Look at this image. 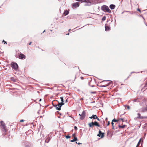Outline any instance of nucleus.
I'll return each mask as SVG.
<instances>
[{"label": "nucleus", "mask_w": 147, "mask_h": 147, "mask_svg": "<svg viewBox=\"0 0 147 147\" xmlns=\"http://www.w3.org/2000/svg\"><path fill=\"white\" fill-rule=\"evenodd\" d=\"M67 114L68 115V116L69 117H71V118H73L72 117H71V116L70 115H69V114H68V113H67Z\"/></svg>", "instance_id": "nucleus-47"}, {"label": "nucleus", "mask_w": 147, "mask_h": 147, "mask_svg": "<svg viewBox=\"0 0 147 147\" xmlns=\"http://www.w3.org/2000/svg\"><path fill=\"white\" fill-rule=\"evenodd\" d=\"M80 3L78 2L73 3L72 5V7L73 8H76L79 6Z\"/></svg>", "instance_id": "nucleus-7"}, {"label": "nucleus", "mask_w": 147, "mask_h": 147, "mask_svg": "<svg viewBox=\"0 0 147 147\" xmlns=\"http://www.w3.org/2000/svg\"><path fill=\"white\" fill-rule=\"evenodd\" d=\"M75 135V133L73 134L72 135V137H74V136Z\"/></svg>", "instance_id": "nucleus-49"}, {"label": "nucleus", "mask_w": 147, "mask_h": 147, "mask_svg": "<svg viewBox=\"0 0 147 147\" xmlns=\"http://www.w3.org/2000/svg\"><path fill=\"white\" fill-rule=\"evenodd\" d=\"M145 87H147V81L146 82L145 85Z\"/></svg>", "instance_id": "nucleus-48"}, {"label": "nucleus", "mask_w": 147, "mask_h": 147, "mask_svg": "<svg viewBox=\"0 0 147 147\" xmlns=\"http://www.w3.org/2000/svg\"><path fill=\"white\" fill-rule=\"evenodd\" d=\"M32 43V42H30L29 43V45H31Z\"/></svg>", "instance_id": "nucleus-57"}, {"label": "nucleus", "mask_w": 147, "mask_h": 147, "mask_svg": "<svg viewBox=\"0 0 147 147\" xmlns=\"http://www.w3.org/2000/svg\"><path fill=\"white\" fill-rule=\"evenodd\" d=\"M0 124H1V126L3 125H5L3 121H0Z\"/></svg>", "instance_id": "nucleus-26"}, {"label": "nucleus", "mask_w": 147, "mask_h": 147, "mask_svg": "<svg viewBox=\"0 0 147 147\" xmlns=\"http://www.w3.org/2000/svg\"><path fill=\"white\" fill-rule=\"evenodd\" d=\"M64 102H68L67 99H66V100H64Z\"/></svg>", "instance_id": "nucleus-41"}, {"label": "nucleus", "mask_w": 147, "mask_h": 147, "mask_svg": "<svg viewBox=\"0 0 147 147\" xmlns=\"http://www.w3.org/2000/svg\"><path fill=\"white\" fill-rule=\"evenodd\" d=\"M105 136V133L102 132L100 129L98 131V134L97 135V136L99 137H100L101 138H103Z\"/></svg>", "instance_id": "nucleus-5"}, {"label": "nucleus", "mask_w": 147, "mask_h": 147, "mask_svg": "<svg viewBox=\"0 0 147 147\" xmlns=\"http://www.w3.org/2000/svg\"><path fill=\"white\" fill-rule=\"evenodd\" d=\"M109 81V80H107V81H106V80H104L102 81V82H105V81H106V82H107V81Z\"/></svg>", "instance_id": "nucleus-61"}, {"label": "nucleus", "mask_w": 147, "mask_h": 147, "mask_svg": "<svg viewBox=\"0 0 147 147\" xmlns=\"http://www.w3.org/2000/svg\"><path fill=\"white\" fill-rule=\"evenodd\" d=\"M69 13V11L67 10H65L63 13V15L65 16L67 15Z\"/></svg>", "instance_id": "nucleus-13"}, {"label": "nucleus", "mask_w": 147, "mask_h": 147, "mask_svg": "<svg viewBox=\"0 0 147 147\" xmlns=\"http://www.w3.org/2000/svg\"><path fill=\"white\" fill-rule=\"evenodd\" d=\"M74 129L75 130H77L78 129V128L77 126H75L74 127Z\"/></svg>", "instance_id": "nucleus-37"}, {"label": "nucleus", "mask_w": 147, "mask_h": 147, "mask_svg": "<svg viewBox=\"0 0 147 147\" xmlns=\"http://www.w3.org/2000/svg\"><path fill=\"white\" fill-rule=\"evenodd\" d=\"M25 147H30V146H29L28 145H26L25 146Z\"/></svg>", "instance_id": "nucleus-53"}, {"label": "nucleus", "mask_w": 147, "mask_h": 147, "mask_svg": "<svg viewBox=\"0 0 147 147\" xmlns=\"http://www.w3.org/2000/svg\"><path fill=\"white\" fill-rule=\"evenodd\" d=\"M90 0V2H91V4H94L95 3H95L94 2V0Z\"/></svg>", "instance_id": "nucleus-24"}, {"label": "nucleus", "mask_w": 147, "mask_h": 147, "mask_svg": "<svg viewBox=\"0 0 147 147\" xmlns=\"http://www.w3.org/2000/svg\"><path fill=\"white\" fill-rule=\"evenodd\" d=\"M76 144H78V145H80V144H82V143H80V142H78V143L77 142H76Z\"/></svg>", "instance_id": "nucleus-42"}, {"label": "nucleus", "mask_w": 147, "mask_h": 147, "mask_svg": "<svg viewBox=\"0 0 147 147\" xmlns=\"http://www.w3.org/2000/svg\"><path fill=\"white\" fill-rule=\"evenodd\" d=\"M106 24H105V30L106 31L110 30L111 29L110 26H106Z\"/></svg>", "instance_id": "nucleus-11"}, {"label": "nucleus", "mask_w": 147, "mask_h": 147, "mask_svg": "<svg viewBox=\"0 0 147 147\" xmlns=\"http://www.w3.org/2000/svg\"><path fill=\"white\" fill-rule=\"evenodd\" d=\"M147 111V106L146 105V107H145L143 108L142 109V112H144L146 111Z\"/></svg>", "instance_id": "nucleus-20"}, {"label": "nucleus", "mask_w": 147, "mask_h": 147, "mask_svg": "<svg viewBox=\"0 0 147 147\" xmlns=\"http://www.w3.org/2000/svg\"><path fill=\"white\" fill-rule=\"evenodd\" d=\"M71 30V29H69L68 30V32H70V31Z\"/></svg>", "instance_id": "nucleus-62"}, {"label": "nucleus", "mask_w": 147, "mask_h": 147, "mask_svg": "<svg viewBox=\"0 0 147 147\" xmlns=\"http://www.w3.org/2000/svg\"><path fill=\"white\" fill-rule=\"evenodd\" d=\"M70 142H74V139H73L72 140H70Z\"/></svg>", "instance_id": "nucleus-43"}, {"label": "nucleus", "mask_w": 147, "mask_h": 147, "mask_svg": "<svg viewBox=\"0 0 147 147\" xmlns=\"http://www.w3.org/2000/svg\"><path fill=\"white\" fill-rule=\"evenodd\" d=\"M140 143H141V142H138V143L137 144L136 147H137L139 146L140 145Z\"/></svg>", "instance_id": "nucleus-34"}, {"label": "nucleus", "mask_w": 147, "mask_h": 147, "mask_svg": "<svg viewBox=\"0 0 147 147\" xmlns=\"http://www.w3.org/2000/svg\"><path fill=\"white\" fill-rule=\"evenodd\" d=\"M56 113L57 114H58L59 113V111H57L56 112Z\"/></svg>", "instance_id": "nucleus-51"}, {"label": "nucleus", "mask_w": 147, "mask_h": 147, "mask_svg": "<svg viewBox=\"0 0 147 147\" xmlns=\"http://www.w3.org/2000/svg\"><path fill=\"white\" fill-rule=\"evenodd\" d=\"M143 10L142 11V12H143V11H144L145 10ZM137 10L138 11H139L141 13L142 11H141V10H140V9H139V8H138L137 9Z\"/></svg>", "instance_id": "nucleus-32"}, {"label": "nucleus", "mask_w": 147, "mask_h": 147, "mask_svg": "<svg viewBox=\"0 0 147 147\" xmlns=\"http://www.w3.org/2000/svg\"><path fill=\"white\" fill-rule=\"evenodd\" d=\"M6 1H5V2H4V3L1 5V6H2L4 3H5V2Z\"/></svg>", "instance_id": "nucleus-58"}, {"label": "nucleus", "mask_w": 147, "mask_h": 147, "mask_svg": "<svg viewBox=\"0 0 147 147\" xmlns=\"http://www.w3.org/2000/svg\"><path fill=\"white\" fill-rule=\"evenodd\" d=\"M106 18V16H104L102 17V21H104L105 20Z\"/></svg>", "instance_id": "nucleus-27"}, {"label": "nucleus", "mask_w": 147, "mask_h": 147, "mask_svg": "<svg viewBox=\"0 0 147 147\" xmlns=\"http://www.w3.org/2000/svg\"><path fill=\"white\" fill-rule=\"evenodd\" d=\"M95 102V101H92L91 102V103H93Z\"/></svg>", "instance_id": "nucleus-60"}, {"label": "nucleus", "mask_w": 147, "mask_h": 147, "mask_svg": "<svg viewBox=\"0 0 147 147\" xmlns=\"http://www.w3.org/2000/svg\"><path fill=\"white\" fill-rule=\"evenodd\" d=\"M42 100V99L41 98H40L39 100V102H40Z\"/></svg>", "instance_id": "nucleus-59"}, {"label": "nucleus", "mask_w": 147, "mask_h": 147, "mask_svg": "<svg viewBox=\"0 0 147 147\" xmlns=\"http://www.w3.org/2000/svg\"><path fill=\"white\" fill-rule=\"evenodd\" d=\"M88 125H89V126L90 127H93V126H95V125H97L96 124H94V122H92L90 123H89L88 124Z\"/></svg>", "instance_id": "nucleus-9"}, {"label": "nucleus", "mask_w": 147, "mask_h": 147, "mask_svg": "<svg viewBox=\"0 0 147 147\" xmlns=\"http://www.w3.org/2000/svg\"><path fill=\"white\" fill-rule=\"evenodd\" d=\"M97 116L95 115H92V116L90 117H89V118L90 119H94L96 117H97Z\"/></svg>", "instance_id": "nucleus-18"}, {"label": "nucleus", "mask_w": 147, "mask_h": 147, "mask_svg": "<svg viewBox=\"0 0 147 147\" xmlns=\"http://www.w3.org/2000/svg\"><path fill=\"white\" fill-rule=\"evenodd\" d=\"M18 56L19 59H25L26 58V56L21 53H20Z\"/></svg>", "instance_id": "nucleus-8"}, {"label": "nucleus", "mask_w": 147, "mask_h": 147, "mask_svg": "<svg viewBox=\"0 0 147 147\" xmlns=\"http://www.w3.org/2000/svg\"><path fill=\"white\" fill-rule=\"evenodd\" d=\"M113 122H117V119H116L115 118H114L112 120V121L111 122L112 126H114V123Z\"/></svg>", "instance_id": "nucleus-14"}, {"label": "nucleus", "mask_w": 147, "mask_h": 147, "mask_svg": "<svg viewBox=\"0 0 147 147\" xmlns=\"http://www.w3.org/2000/svg\"><path fill=\"white\" fill-rule=\"evenodd\" d=\"M139 16L140 17H142L143 16L142 15H140Z\"/></svg>", "instance_id": "nucleus-52"}, {"label": "nucleus", "mask_w": 147, "mask_h": 147, "mask_svg": "<svg viewBox=\"0 0 147 147\" xmlns=\"http://www.w3.org/2000/svg\"><path fill=\"white\" fill-rule=\"evenodd\" d=\"M65 137L67 139L69 138H71V136L69 135H66L65 136Z\"/></svg>", "instance_id": "nucleus-30"}, {"label": "nucleus", "mask_w": 147, "mask_h": 147, "mask_svg": "<svg viewBox=\"0 0 147 147\" xmlns=\"http://www.w3.org/2000/svg\"><path fill=\"white\" fill-rule=\"evenodd\" d=\"M73 139H74V140L75 142L78 140L77 138L76 137H74V138Z\"/></svg>", "instance_id": "nucleus-31"}, {"label": "nucleus", "mask_w": 147, "mask_h": 147, "mask_svg": "<svg viewBox=\"0 0 147 147\" xmlns=\"http://www.w3.org/2000/svg\"><path fill=\"white\" fill-rule=\"evenodd\" d=\"M10 65L11 67L15 71H17L19 68V66L18 64L16 62H12Z\"/></svg>", "instance_id": "nucleus-2"}, {"label": "nucleus", "mask_w": 147, "mask_h": 147, "mask_svg": "<svg viewBox=\"0 0 147 147\" xmlns=\"http://www.w3.org/2000/svg\"><path fill=\"white\" fill-rule=\"evenodd\" d=\"M84 99L83 98H81L80 99V100H83Z\"/></svg>", "instance_id": "nucleus-55"}, {"label": "nucleus", "mask_w": 147, "mask_h": 147, "mask_svg": "<svg viewBox=\"0 0 147 147\" xmlns=\"http://www.w3.org/2000/svg\"><path fill=\"white\" fill-rule=\"evenodd\" d=\"M80 78H81V79H82V80H83V79H84L83 77H80Z\"/></svg>", "instance_id": "nucleus-54"}, {"label": "nucleus", "mask_w": 147, "mask_h": 147, "mask_svg": "<svg viewBox=\"0 0 147 147\" xmlns=\"http://www.w3.org/2000/svg\"><path fill=\"white\" fill-rule=\"evenodd\" d=\"M113 131L112 133H111V132L109 130H108L107 132V136H108L109 135V134H110V136H109V137L112 136H113Z\"/></svg>", "instance_id": "nucleus-15"}, {"label": "nucleus", "mask_w": 147, "mask_h": 147, "mask_svg": "<svg viewBox=\"0 0 147 147\" xmlns=\"http://www.w3.org/2000/svg\"><path fill=\"white\" fill-rule=\"evenodd\" d=\"M86 113L85 111H83L81 114H79V115L80 116V119L81 120L84 119L86 116Z\"/></svg>", "instance_id": "nucleus-4"}, {"label": "nucleus", "mask_w": 147, "mask_h": 147, "mask_svg": "<svg viewBox=\"0 0 147 147\" xmlns=\"http://www.w3.org/2000/svg\"><path fill=\"white\" fill-rule=\"evenodd\" d=\"M112 129H115L114 128V126H112Z\"/></svg>", "instance_id": "nucleus-50"}, {"label": "nucleus", "mask_w": 147, "mask_h": 147, "mask_svg": "<svg viewBox=\"0 0 147 147\" xmlns=\"http://www.w3.org/2000/svg\"><path fill=\"white\" fill-rule=\"evenodd\" d=\"M1 128L3 129V131L5 132H6V126H5V125H3L1 126Z\"/></svg>", "instance_id": "nucleus-12"}, {"label": "nucleus", "mask_w": 147, "mask_h": 147, "mask_svg": "<svg viewBox=\"0 0 147 147\" xmlns=\"http://www.w3.org/2000/svg\"><path fill=\"white\" fill-rule=\"evenodd\" d=\"M2 42H4V44H7V42L6 41H5L4 40H3V41H2Z\"/></svg>", "instance_id": "nucleus-36"}, {"label": "nucleus", "mask_w": 147, "mask_h": 147, "mask_svg": "<svg viewBox=\"0 0 147 147\" xmlns=\"http://www.w3.org/2000/svg\"><path fill=\"white\" fill-rule=\"evenodd\" d=\"M129 78V76H128L127 78H126V79H125V80H127Z\"/></svg>", "instance_id": "nucleus-63"}, {"label": "nucleus", "mask_w": 147, "mask_h": 147, "mask_svg": "<svg viewBox=\"0 0 147 147\" xmlns=\"http://www.w3.org/2000/svg\"><path fill=\"white\" fill-rule=\"evenodd\" d=\"M138 116L134 118L135 120H136L137 119H146L147 118V116H141V114L140 113H138Z\"/></svg>", "instance_id": "nucleus-6"}, {"label": "nucleus", "mask_w": 147, "mask_h": 147, "mask_svg": "<svg viewBox=\"0 0 147 147\" xmlns=\"http://www.w3.org/2000/svg\"><path fill=\"white\" fill-rule=\"evenodd\" d=\"M94 119H96L98 121H101V119H100L97 117H96Z\"/></svg>", "instance_id": "nucleus-35"}, {"label": "nucleus", "mask_w": 147, "mask_h": 147, "mask_svg": "<svg viewBox=\"0 0 147 147\" xmlns=\"http://www.w3.org/2000/svg\"><path fill=\"white\" fill-rule=\"evenodd\" d=\"M112 82V81H111L110 82H109L107 84V85H102L101 86H99L98 85H97L98 86L100 87H106L107 86L111 84Z\"/></svg>", "instance_id": "nucleus-10"}, {"label": "nucleus", "mask_w": 147, "mask_h": 147, "mask_svg": "<svg viewBox=\"0 0 147 147\" xmlns=\"http://www.w3.org/2000/svg\"><path fill=\"white\" fill-rule=\"evenodd\" d=\"M101 10L105 12L108 13H111V10L109 8V7L106 5H104L101 7Z\"/></svg>", "instance_id": "nucleus-3"}, {"label": "nucleus", "mask_w": 147, "mask_h": 147, "mask_svg": "<svg viewBox=\"0 0 147 147\" xmlns=\"http://www.w3.org/2000/svg\"><path fill=\"white\" fill-rule=\"evenodd\" d=\"M45 32V30H44V31H43V32H42V33H44V32Z\"/></svg>", "instance_id": "nucleus-64"}, {"label": "nucleus", "mask_w": 147, "mask_h": 147, "mask_svg": "<svg viewBox=\"0 0 147 147\" xmlns=\"http://www.w3.org/2000/svg\"><path fill=\"white\" fill-rule=\"evenodd\" d=\"M91 93L92 94H95L96 93V92H95V91L92 92H91Z\"/></svg>", "instance_id": "nucleus-45"}, {"label": "nucleus", "mask_w": 147, "mask_h": 147, "mask_svg": "<svg viewBox=\"0 0 147 147\" xmlns=\"http://www.w3.org/2000/svg\"><path fill=\"white\" fill-rule=\"evenodd\" d=\"M120 120L122 121L123 122L124 121V118H119L117 120V122Z\"/></svg>", "instance_id": "nucleus-25"}, {"label": "nucleus", "mask_w": 147, "mask_h": 147, "mask_svg": "<svg viewBox=\"0 0 147 147\" xmlns=\"http://www.w3.org/2000/svg\"><path fill=\"white\" fill-rule=\"evenodd\" d=\"M58 102V104L57 105H54L52 103V105L53 107L55 108L57 110L60 111L61 109V108L62 106L64 105V101L61 102H59L58 101L56 100Z\"/></svg>", "instance_id": "nucleus-1"}, {"label": "nucleus", "mask_w": 147, "mask_h": 147, "mask_svg": "<svg viewBox=\"0 0 147 147\" xmlns=\"http://www.w3.org/2000/svg\"><path fill=\"white\" fill-rule=\"evenodd\" d=\"M138 100V99H134V100H133V101L135 102H136V101Z\"/></svg>", "instance_id": "nucleus-40"}, {"label": "nucleus", "mask_w": 147, "mask_h": 147, "mask_svg": "<svg viewBox=\"0 0 147 147\" xmlns=\"http://www.w3.org/2000/svg\"><path fill=\"white\" fill-rule=\"evenodd\" d=\"M130 12V11H124L123 12H122V14H123V12Z\"/></svg>", "instance_id": "nucleus-44"}, {"label": "nucleus", "mask_w": 147, "mask_h": 147, "mask_svg": "<svg viewBox=\"0 0 147 147\" xmlns=\"http://www.w3.org/2000/svg\"><path fill=\"white\" fill-rule=\"evenodd\" d=\"M100 121L101 122V123H102V122H103V124H104V123H105V121H103L102 120H101V121Z\"/></svg>", "instance_id": "nucleus-39"}, {"label": "nucleus", "mask_w": 147, "mask_h": 147, "mask_svg": "<svg viewBox=\"0 0 147 147\" xmlns=\"http://www.w3.org/2000/svg\"><path fill=\"white\" fill-rule=\"evenodd\" d=\"M115 7V5L114 4H111L109 6V7L112 10L114 9Z\"/></svg>", "instance_id": "nucleus-17"}, {"label": "nucleus", "mask_w": 147, "mask_h": 147, "mask_svg": "<svg viewBox=\"0 0 147 147\" xmlns=\"http://www.w3.org/2000/svg\"><path fill=\"white\" fill-rule=\"evenodd\" d=\"M124 106L125 108H127L128 110L129 109H130V107L129 105H124Z\"/></svg>", "instance_id": "nucleus-22"}, {"label": "nucleus", "mask_w": 147, "mask_h": 147, "mask_svg": "<svg viewBox=\"0 0 147 147\" xmlns=\"http://www.w3.org/2000/svg\"><path fill=\"white\" fill-rule=\"evenodd\" d=\"M60 98L61 100V102L64 101L63 97H61Z\"/></svg>", "instance_id": "nucleus-33"}, {"label": "nucleus", "mask_w": 147, "mask_h": 147, "mask_svg": "<svg viewBox=\"0 0 147 147\" xmlns=\"http://www.w3.org/2000/svg\"><path fill=\"white\" fill-rule=\"evenodd\" d=\"M139 142H141V144L142 146V144L143 143V140H142V138H141L140 139Z\"/></svg>", "instance_id": "nucleus-29"}, {"label": "nucleus", "mask_w": 147, "mask_h": 147, "mask_svg": "<svg viewBox=\"0 0 147 147\" xmlns=\"http://www.w3.org/2000/svg\"><path fill=\"white\" fill-rule=\"evenodd\" d=\"M125 126H126V125H121L119 124L118 125L119 127V128H124Z\"/></svg>", "instance_id": "nucleus-19"}, {"label": "nucleus", "mask_w": 147, "mask_h": 147, "mask_svg": "<svg viewBox=\"0 0 147 147\" xmlns=\"http://www.w3.org/2000/svg\"><path fill=\"white\" fill-rule=\"evenodd\" d=\"M94 123L95 124L97 125H95V126H97L98 127H101L100 126V125L98 124V122L97 121H94Z\"/></svg>", "instance_id": "nucleus-21"}, {"label": "nucleus", "mask_w": 147, "mask_h": 147, "mask_svg": "<svg viewBox=\"0 0 147 147\" xmlns=\"http://www.w3.org/2000/svg\"><path fill=\"white\" fill-rule=\"evenodd\" d=\"M24 121V120L23 119H22L20 121V122H23Z\"/></svg>", "instance_id": "nucleus-46"}, {"label": "nucleus", "mask_w": 147, "mask_h": 147, "mask_svg": "<svg viewBox=\"0 0 147 147\" xmlns=\"http://www.w3.org/2000/svg\"><path fill=\"white\" fill-rule=\"evenodd\" d=\"M11 80L13 82H16V80L15 78L14 77H11Z\"/></svg>", "instance_id": "nucleus-23"}, {"label": "nucleus", "mask_w": 147, "mask_h": 147, "mask_svg": "<svg viewBox=\"0 0 147 147\" xmlns=\"http://www.w3.org/2000/svg\"><path fill=\"white\" fill-rule=\"evenodd\" d=\"M110 124V123L109 121H108L107 122V126H109Z\"/></svg>", "instance_id": "nucleus-38"}, {"label": "nucleus", "mask_w": 147, "mask_h": 147, "mask_svg": "<svg viewBox=\"0 0 147 147\" xmlns=\"http://www.w3.org/2000/svg\"><path fill=\"white\" fill-rule=\"evenodd\" d=\"M108 119V118L107 117H106L105 119V120L106 121H107V120Z\"/></svg>", "instance_id": "nucleus-56"}, {"label": "nucleus", "mask_w": 147, "mask_h": 147, "mask_svg": "<svg viewBox=\"0 0 147 147\" xmlns=\"http://www.w3.org/2000/svg\"><path fill=\"white\" fill-rule=\"evenodd\" d=\"M50 140V139H48V138H47L45 141V142H46L47 143H49Z\"/></svg>", "instance_id": "nucleus-28"}, {"label": "nucleus", "mask_w": 147, "mask_h": 147, "mask_svg": "<svg viewBox=\"0 0 147 147\" xmlns=\"http://www.w3.org/2000/svg\"><path fill=\"white\" fill-rule=\"evenodd\" d=\"M92 82V79H91L88 82V85L89 86H91L92 87H93L94 86V85H91V84H92L91 83Z\"/></svg>", "instance_id": "nucleus-16"}]
</instances>
